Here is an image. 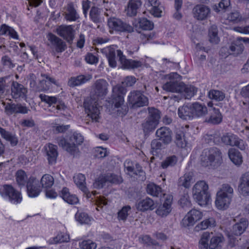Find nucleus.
<instances>
[{"mask_svg": "<svg viewBox=\"0 0 249 249\" xmlns=\"http://www.w3.org/2000/svg\"><path fill=\"white\" fill-rule=\"evenodd\" d=\"M208 189V184L203 180L197 181L193 188V197L201 206L208 205L211 199Z\"/></svg>", "mask_w": 249, "mask_h": 249, "instance_id": "obj_1", "label": "nucleus"}, {"mask_svg": "<svg viewBox=\"0 0 249 249\" xmlns=\"http://www.w3.org/2000/svg\"><path fill=\"white\" fill-rule=\"evenodd\" d=\"M212 232L205 231L201 235L198 243L199 249H215L218 247L224 240L222 235H213Z\"/></svg>", "mask_w": 249, "mask_h": 249, "instance_id": "obj_2", "label": "nucleus"}, {"mask_svg": "<svg viewBox=\"0 0 249 249\" xmlns=\"http://www.w3.org/2000/svg\"><path fill=\"white\" fill-rule=\"evenodd\" d=\"M57 141L60 146L71 154L74 155L78 152L76 145L81 144L83 142L84 138L80 134L74 133L70 137L69 142L63 137L57 138Z\"/></svg>", "mask_w": 249, "mask_h": 249, "instance_id": "obj_3", "label": "nucleus"}, {"mask_svg": "<svg viewBox=\"0 0 249 249\" xmlns=\"http://www.w3.org/2000/svg\"><path fill=\"white\" fill-rule=\"evenodd\" d=\"M0 195L14 204L20 203L22 197L21 193L15 189L11 185L5 184L0 187Z\"/></svg>", "mask_w": 249, "mask_h": 249, "instance_id": "obj_4", "label": "nucleus"}, {"mask_svg": "<svg viewBox=\"0 0 249 249\" xmlns=\"http://www.w3.org/2000/svg\"><path fill=\"white\" fill-rule=\"evenodd\" d=\"M127 102L131 108H137L147 106L149 101L148 98L141 91L133 90L128 96Z\"/></svg>", "mask_w": 249, "mask_h": 249, "instance_id": "obj_5", "label": "nucleus"}, {"mask_svg": "<svg viewBox=\"0 0 249 249\" xmlns=\"http://www.w3.org/2000/svg\"><path fill=\"white\" fill-rule=\"evenodd\" d=\"M249 226V222L246 218H241L239 221L232 226L231 233H228L227 236L229 243L231 247L233 246L236 241L234 236H240L246 230Z\"/></svg>", "mask_w": 249, "mask_h": 249, "instance_id": "obj_6", "label": "nucleus"}, {"mask_svg": "<svg viewBox=\"0 0 249 249\" xmlns=\"http://www.w3.org/2000/svg\"><path fill=\"white\" fill-rule=\"evenodd\" d=\"M107 26L111 34H113L114 32H132L133 30L131 25L114 17L108 19Z\"/></svg>", "mask_w": 249, "mask_h": 249, "instance_id": "obj_7", "label": "nucleus"}, {"mask_svg": "<svg viewBox=\"0 0 249 249\" xmlns=\"http://www.w3.org/2000/svg\"><path fill=\"white\" fill-rule=\"evenodd\" d=\"M173 200L172 195L164 194L162 200V202L156 210V213L161 217H166L172 211Z\"/></svg>", "mask_w": 249, "mask_h": 249, "instance_id": "obj_8", "label": "nucleus"}, {"mask_svg": "<svg viewBox=\"0 0 249 249\" xmlns=\"http://www.w3.org/2000/svg\"><path fill=\"white\" fill-rule=\"evenodd\" d=\"M221 140L224 144L231 146H235L241 150H244L247 147L246 143L233 134L226 133L221 137Z\"/></svg>", "mask_w": 249, "mask_h": 249, "instance_id": "obj_9", "label": "nucleus"}, {"mask_svg": "<svg viewBox=\"0 0 249 249\" xmlns=\"http://www.w3.org/2000/svg\"><path fill=\"white\" fill-rule=\"evenodd\" d=\"M41 101L52 107L57 110H65L67 106L64 102L56 96H50L44 94H40L39 96Z\"/></svg>", "mask_w": 249, "mask_h": 249, "instance_id": "obj_10", "label": "nucleus"}, {"mask_svg": "<svg viewBox=\"0 0 249 249\" xmlns=\"http://www.w3.org/2000/svg\"><path fill=\"white\" fill-rule=\"evenodd\" d=\"M126 92V89L120 85H116L112 89V102L115 107H121L124 103V96Z\"/></svg>", "mask_w": 249, "mask_h": 249, "instance_id": "obj_11", "label": "nucleus"}, {"mask_svg": "<svg viewBox=\"0 0 249 249\" xmlns=\"http://www.w3.org/2000/svg\"><path fill=\"white\" fill-rule=\"evenodd\" d=\"M123 181V179L120 176L112 174H107L106 176H100L94 182L93 187L99 189L102 188L105 183L109 182L113 183H120Z\"/></svg>", "mask_w": 249, "mask_h": 249, "instance_id": "obj_12", "label": "nucleus"}, {"mask_svg": "<svg viewBox=\"0 0 249 249\" xmlns=\"http://www.w3.org/2000/svg\"><path fill=\"white\" fill-rule=\"evenodd\" d=\"M194 18L198 20H203L208 18L211 15L210 8L205 5L197 4L193 9Z\"/></svg>", "mask_w": 249, "mask_h": 249, "instance_id": "obj_13", "label": "nucleus"}, {"mask_svg": "<svg viewBox=\"0 0 249 249\" xmlns=\"http://www.w3.org/2000/svg\"><path fill=\"white\" fill-rule=\"evenodd\" d=\"M203 213L196 209L190 210L182 220V225L184 227L192 226L201 219L203 217Z\"/></svg>", "mask_w": 249, "mask_h": 249, "instance_id": "obj_14", "label": "nucleus"}, {"mask_svg": "<svg viewBox=\"0 0 249 249\" xmlns=\"http://www.w3.org/2000/svg\"><path fill=\"white\" fill-rule=\"evenodd\" d=\"M27 192L29 196L35 197L38 196L41 191V187L38 183L36 177L31 176L26 185Z\"/></svg>", "mask_w": 249, "mask_h": 249, "instance_id": "obj_15", "label": "nucleus"}, {"mask_svg": "<svg viewBox=\"0 0 249 249\" xmlns=\"http://www.w3.org/2000/svg\"><path fill=\"white\" fill-rule=\"evenodd\" d=\"M56 33L68 42L72 41L74 36V30L71 25H62L56 29Z\"/></svg>", "mask_w": 249, "mask_h": 249, "instance_id": "obj_16", "label": "nucleus"}, {"mask_svg": "<svg viewBox=\"0 0 249 249\" xmlns=\"http://www.w3.org/2000/svg\"><path fill=\"white\" fill-rule=\"evenodd\" d=\"M167 76L171 80L163 85V89L167 91L178 92L180 88L179 86L181 82H178L176 80L179 76L178 74L177 73H172Z\"/></svg>", "mask_w": 249, "mask_h": 249, "instance_id": "obj_17", "label": "nucleus"}, {"mask_svg": "<svg viewBox=\"0 0 249 249\" xmlns=\"http://www.w3.org/2000/svg\"><path fill=\"white\" fill-rule=\"evenodd\" d=\"M74 183L84 193L88 198H91V196H95L97 194L96 191H92L91 193L89 192L87 187L85 185L86 184V178L83 174H78L73 177Z\"/></svg>", "mask_w": 249, "mask_h": 249, "instance_id": "obj_18", "label": "nucleus"}, {"mask_svg": "<svg viewBox=\"0 0 249 249\" xmlns=\"http://www.w3.org/2000/svg\"><path fill=\"white\" fill-rule=\"evenodd\" d=\"M136 208L138 211L144 212L153 210L156 208V205L152 199L146 197L138 200L136 203Z\"/></svg>", "mask_w": 249, "mask_h": 249, "instance_id": "obj_19", "label": "nucleus"}, {"mask_svg": "<svg viewBox=\"0 0 249 249\" xmlns=\"http://www.w3.org/2000/svg\"><path fill=\"white\" fill-rule=\"evenodd\" d=\"M11 95L14 98H26L27 89L17 81H13L11 85Z\"/></svg>", "mask_w": 249, "mask_h": 249, "instance_id": "obj_20", "label": "nucleus"}, {"mask_svg": "<svg viewBox=\"0 0 249 249\" xmlns=\"http://www.w3.org/2000/svg\"><path fill=\"white\" fill-rule=\"evenodd\" d=\"M85 108L86 112L87 113L88 116L90 118L92 121L98 122L100 119V110L97 107V103L96 102L93 104L91 102L89 104L88 102H85L84 103Z\"/></svg>", "mask_w": 249, "mask_h": 249, "instance_id": "obj_21", "label": "nucleus"}, {"mask_svg": "<svg viewBox=\"0 0 249 249\" xmlns=\"http://www.w3.org/2000/svg\"><path fill=\"white\" fill-rule=\"evenodd\" d=\"M142 3V0H128L124 9L126 15L130 17H135Z\"/></svg>", "mask_w": 249, "mask_h": 249, "instance_id": "obj_22", "label": "nucleus"}, {"mask_svg": "<svg viewBox=\"0 0 249 249\" xmlns=\"http://www.w3.org/2000/svg\"><path fill=\"white\" fill-rule=\"evenodd\" d=\"M108 83L104 79L97 80L94 85L95 95L99 97L106 96L108 92Z\"/></svg>", "mask_w": 249, "mask_h": 249, "instance_id": "obj_23", "label": "nucleus"}, {"mask_svg": "<svg viewBox=\"0 0 249 249\" xmlns=\"http://www.w3.org/2000/svg\"><path fill=\"white\" fill-rule=\"evenodd\" d=\"M156 135L165 144H169L172 141V132L167 127H161L159 128L156 131Z\"/></svg>", "mask_w": 249, "mask_h": 249, "instance_id": "obj_24", "label": "nucleus"}, {"mask_svg": "<svg viewBox=\"0 0 249 249\" xmlns=\"http://www.w3.org/2000/svg\"><path fill=\"white\" fill-rule=\"evenodd\" d=\"M3 104L5 106V112L8 115L18 113L25 114L28 112L27 108L20 105Z\"/></svg>", "mask_w": 249, "mask_h": 249, "instance_id": "obj_25", "label": "nucleus"}, {"mask_svg": "<svg viewBox=\"0 0 249 249\" xmlns=\"http://www.w3.org/2000/svg\"><path fill=\"white\" fill-rule=\"evenodd\" d=\"M231 198L228 197V196H223L216 194L215 200V205L219 210H225L228 209L232 201Z\"/></svg>", "mask_w": 249, "mask_h": 249, "instance_id": "obj_26", "label": "nucleus"}, {"mask_svg": "<svg viewBox=\"0 0 249 249\" xmlns=\"http://www.w3.org/2000/svg\"><path fill=\"white\" fill-rule=\"evenodd\" d=\"M238 189L243 195H249V172L245 173L240 178Z\"/></svg>", "mask_w": 249, "mask_h": 249, "instance_id": "obj_27", "label": "nucleus"}, {"mask_svg": "<svg viewBox=\"0 0 249 249\" xmlns=\"http://www.w3.org/2000/svg\"><path fill=\"white\" fill-rule=\"evenodd\" d=\"M210 116L206 119V122L213 124H217L221 123L223 117L219 109L213 107L209 109Z\"/></svg>", "mask_w": 249, "mask_h": 249, "instance_id": "obj_28", "label": "nucleus"}, {"mask_svg": "<svg viewBox=\"0 0 249 249\" xmlns=\"http://www.w3.org/2000/svg\"><path fill=\"white\" fill-rule=\"evenodd\" d=\"M45 147L49 164L55 163L58 156L56 145L52 143H48Z\"/></svg>", "mask_w": 249, "mask_h": 249, "instance_id": "obj_29", "label": "nucleus"}, {"mask_svg": "<svg viewBox=\"0 0 249 249\" xmlns=\"http://www.w3.org/2000/svg\"><path fill=\"white\" fill-rule=\"evenodd\" d=\"M193 117H202L208 113V109L205 105L197 102L191 105Z\"/></svg>", "mask_w": 249, "mask_h": 249, "instance_id": "obj_30", "label": "nucleus"}, {"mask_svg": "<svg viewBox=\"0 0 249 249\" xmlns=\"http://www.w3.org/2000/svg\"><path fill=\"white\" fill-rule=\"evenodd\" d=\"M133 25L136 28L143 30H151L154 26L151 21L144 18L135 19Z\"/></svg>", "mask_w": 249, "mask_h": 249, "instance_id": "obj_31", "label": "nucleus"}, {"mask_svg": "<svg viewBox=\"0 0 249 249\" xmlns=\"http://www.w3.org/2000/svg\"><path fill=\"white\" fill-rule=\"evenodd\" d=\"M42 79L39 83L40 90L44 91L50 89L52 84L58 86V83L54 78L46 75H41Z\"/></svg>", "mask_w": 249, "mask_h": 249, "instance_id": "obj_32", "label": "nucleus"}, {"mask_svg": "<svg viewBox=\"0 0 249 249\" xmlns=\"http://www.w3.org/2000/svg\"><path fill=\"white\" fill-rule=\"evenodd\" d=\"M180 90L178 92L183 93L186 99H189L196 93V89L192 85H186L183 83H180Z\"/></svg>", "mask_w": 249, "mask_h": 249, "instance_id": "obj_33", "label": "nucleus"}, {"mask_svg": "<svg viewBox=\"0 0 249 249\" xmlns=\"http://www.w3.org/2000/svg\"><path fill=\"white\" fill-rule=\"evenodd\" d=\"M61 196L65 201L70 204H75L79 201L76 196L71 194L67 188H63L61 191Z\"/></svg>", "mask_w": 249, "mask_h": 249, "instance_id": "obj_34", "label": "nucleus"}, {"mask_svg": "<svg viewBox=\"0 0 249 249\" xmlns=\"http://www.w3.org/2000/svg\"><path fill=\"white\" fill-rule=\"evenodd\" d=\"M216 223L213 217H209L199 223L195 227L197 231L205 230L209 228H213L216 226Z\"/></svg>", "mask_w": 249, "mask_h": 249, "instance_id": "obj_35", "label": "nucleus"}, {"mask_svg": "<svg viewBox=\"0 0 249 249\" xmlns=\"http://www.w3.org/2000/svg\"><path fill=\"white\" fill-rule=\"evenodd\" d=\"M91 78L92 76L90 75H88L87 76L81 75L76 77H71L68 81V85L72 87L79 86L89 80Z\"/></svg>", "mask_w": 249, "mask_h": 249, "instance_id": "obj_36", "label": "nucleus"}, {"mask_svg": "<svg viewBox=\"0 0 249 249\" xmlns=\"http://www.w3.org/2000/svg\"><path fill=\"white\" fill-rule=\"evenodd\" d=\"M103 51L106 54L109 65L112 68L116 67L117 66V62L115 60V49L112 47L109 46L104 49Z\"/></svg>", "mask_w": 249, "mask_h": 249, "instance_id": "obj_37", "label": "nucleus"}, {"mask_svg": "<svg viewBox=\"0 0 249 249\" xmlns=\"http://www.w3.org/2000/svg\"><path fill=\"white\" fill-rule=\"evenodd\" d=\"M194 181L193 174L189 172L185 173L179 178L178 184L179 186H183L185 188H189Z\"/></svg>", "mask_w": 249, "mask_h": 249, "instance_id": "obj_38", "label": "nucleus"}, {"mask_svg": "<svg viewBox=\"0 0 249 249\" xmlns=\"http://www.w3.org/2000/svg\"><path fill=\"white\" fill-rule=\"evenodd\" d=\"M210 154H212V163L213 166H215L220 164L222 161V157L221 152L220 150L216 148L213 147L210 148Z\"/></svg>", "mask_w": 249, "mask_h": 249, "instance_id": "obj_39", "label": "nucleus"}, {"mask_svg": "<svg viewBox=\"0 0 249 249\" xmlns=\"http://www.w3.org/2000/svg\"><path fill=\"white\" fill-rule=\"evenodd\" d=\"M229 157L231 161L236 165H240L243 162L242 156L238 151L231 148L228 152Z\"/></svg>", "mask_w": 249, "mask_h": 249, "instance_id": "obj_40", "label": "nucleus"}, {"mask_svg": "<svg viewBox=\"0 0 249 249\" xmlns=\"http://www.w3.org/2000/svg\"><path fill=\"white\" fill-rule=\"evenodd\" d=\"M210 149H204L200 155V164L204 167L212 166V154H210Z\"/></svg>", "mask_w": 249, "mask_h": 249, "instance_id": "obj_41", "label": "nucleus"}, {"mask_svg": "<svg viewBox=\"0 0 249 249\" xmlns=\"http://www.w3.org/2000/svg\"><path fill=\"white\" fill-rule=\"evenodd\" d=\"M15 177L16 182L20 187H22L27 184L29 178L24 171L19 170L17 171Z\"/></svg>", "mask_w": 249, "mask_h": 249, "instance_id": "obj_42", "label": "nucleus"}, {"mask_svg": "<svg viewBox=\"0 0 249 249\" xmlns=\"http://www.w3.org/2000/svg\"><path fill=\"white\" fill-rule=\"evenodd\" d=\"M178 114L180 118L184 120L193 117L191 105H185L179 107Z\"/></svg>", "mask_w": 249, "mask_h": 249, "instance_id": "obj_43", "label": "nucleus"}, {"mask_svg": "<svg viewBox=\"0 0 249 249\" xmlns=\"http://www.w3.org/2000/svg\"><path fill=\"white\" fill-rule=\"evenodd\" d=\"M242 19V17L240 13L236 11L231 12L226 18L222 19L223 22L225 24H228L230 22L238 23Z\"/></svg>", "mask_w": 249, "mask_h": 249, "instance_id": "obj_44", "label": "nucleus"}, {"mask_svg": "<svg viewBox=\"0 0 249 249\" xmlns=\"http://www.w3.org/2000/svg\"><path fill=\"white\" fill-rule=\"evenodd\" d=\"M0 35H8L14 39H18V34L15 30L5 24L0 27Z\"/></svg>", "mask_w": 249, "mask_h": 249, "instance_id": "obj_45", "label": "nucleus"}, {"mask_svg": "<svg viewBox=\"0 0 249 249\" xmlns=\"http://www.w3.org/2000/svg\"><path fill=\"white\" fill-rule=\"evenodd\" d=\"M233 189L228 184H223L217 191L216 194L223 196H228V197L232 198L233 196Z\"/></svg>", "mask_w": 249, "mask_h": 249, "instance_id": "obj_46", "label": "nucleus"}, {"mask_svg": "<svg viewBox=\"0 0 249 249\" xmlns=\"http://www.w3.org/2000/svg\"><path fill=\"white\" fill-rule=\"evenodd\" d=\"M209 36L210 41L214 44H217L220 41L218 36V29L216 26H211L209 30Z\"/></svg>", "mask_w": 249, "mask_h": 249, "instance_id": "obj_47", "label": "nucleus"}, {"mask_svg": "<svg viewBox=\"0 0 249 249\" xmlns=\"http://www.w3.org/2000/svg\"><path fill=\"white\" fill-rule=\"evenodd\" d=\"M40 183L42 188H50L54 184L53 177L48 174H44L40 179Z\"/></svg>", "mask_w": 249, "mask_h": 249, "instance_id": "obj_48", "label": "nucleus"}, {"mask_svg": "<svg viewBox=\"0 0 249 249\" xmlns=\"http://www.w3.org/2000/svg\"><path fill=\"white\" fill-rule=\"evenodd\" d=\"M65 18L67 20L71 21H75L79 18V16L72 4H70L68 5L67 13L66 14Z\"/></svg>", "mask_w": 249, "mask_h": 249, "instance_id": "obj_49", "label": "nucleus"}, {"mask_svg": "<svg viewBox=\"0 0 249 249\" xmlns=\"http://www.w3.org/2000/svg\"><path fill=\"white\" fill-rule=\"evenodd\" d=\"M146 192L148 194L153 196L158 197L161 193V188L159 186L151 183L147 185Z\"/></svg>", "mask_w": 249, "mask_h": 249, "instance_id": "obj_50", "label": "nucleus"}, {"mask_svg": "<svg viewBox=\"0 0 249 249\" xmlns=\"http://www.w3.org/2000/svg\"><path fill=\"white\" fill-rule=\"evenodd\" d=\"M0 134L5 139L9 141L12 145L15 146L17 145L18 142V139L1 127H0Z\"/></svg>", "mask_w": 249, "mask_h": 249, "instance_id": "obj_51", "label": "nucleus"}, {"mask_svg": "<svg viewBox=\"0 0 249 249\" xmlns=\"http://www.w3.org/2000/svg\"><path fill=\"white\" fill-rule=\"evenodd\" d=\"M178 161V158L175 155L169 156L163 160L161 166L163 169L167 168L169 167H172L175 165Z\"/></svg>", "mask_w": 249, "mask_h": 249, "instance_id": "obj_52", "label": "nucleus"}, {"mask_svg": "<svg viewBox=\"0 0 249 249\" xmlns=\"http://www.w3.org/2000/svg\"><path fill=\"white\" fill-rule=\"evenodd\" d=\"M149 115L147 118L152 120L153 121L156 122L159 124V120L160 118V111L154 107H148Z\"/></svg>", "mask_w": 249, "mask_h": 249, "instance_id": "obj_53", "label": "nucleus"}, {"mask_svg": "<svg viewBox=\"0 0 249 249\" xmlns=\"http://www.w3.org/2000/svg\"><path fill=\"white\" fill-rule=\"evenodd\" d=\"M123 66L125 69H135L142 66V62L139 61L134 60L132 59H125L122 60Z\"/></svg>", "mask_w": 249, "mask_h": 249, "instance_id": "obj_54", "label": "nucleus"}, {"mask_svg": "<svg viewBox=\"0 0 249 249\" xmlns=\"http://www.w3.org/2000/svg\"><path fill=\"white\" fill-rule=\"evenodd\" d=\"M209 97L216 101H222L225 98V94L223 92L215 89L211 90L208 93Z\"/></svg>", "mask_w": 249, "mask_h": 249, "instance_id": "obj_55", "label": "nucleus"}, {"mask_svg": "<svg viewBox=\"0 0 249 249\" xmlns=\"http://www.w3.org/2000/svg\"><path fill=\"white\" fill-rule=\"evenodd\" d=\"M70 240L69 235L65 233H59L51 239V242L53 244H57L62 242H67Z\"/></svg>", "mask_w": 249, "mask_h": 249, "instance_id": "obj_56", "label": "nucleus"}, {"mask_svg": "<svg viewBox=\"0 0 249 249\" xmlns=\"http://www.w3.org/2000/svg\"><path fill=\"white\" fill-rule=\"evenodd\" d=\"M100 9L96 6H92L89 12L90 18L93 22L98 23L100 21Z\"/></svg>", "mask_w": 249, "mask_h": 249, "instance_id": "obj_57", "label": "nucleus"}, {"mask_svg": "<svg viewBox=\"0 0 249 249\" xmlns=\"http://www.w3.org/2000/svg\"><path fill=\"white\" fill-rule=\"evenodd\" d=\"M75 218L81 224H89L93 219L85 213H77Z\"/></svg>", "mask_w": 249, "mask_h": 249, "instance_id": "obj_58", "label": "nucleus"}, {"mask_svg": "<svg viewBox=\"0 0 249 249\" xmlns=\"http://www.w3.org/2000/svg\"><path fill=\"white\" fill-rule=\"evenodd\" d=\"M158 124L148 118L142 124L143 130L144 132L147 133L154 130Z\"/></svg>", "mask_w": 249, "mask_h": 249, "instance_id": "obj_59", "label": "nucleus"}, {"mask_svg": "<svg viewBox=\"0 0 249 249\" xmlns=\"http://www.w3.org/2000/svg\"><path fill=\"white\" fill-rule=\"evenodd\" d=\"M149 2L152 7L150 9L151 14L156 17H161L162 10L158 6L157 0H149Z\"/></svg>", "mask_w": 249, "mask_h": 249, "instance_id": "obj_60", "label": "nucleus"}, {"mask_svg": "<svg viewBox=\"0 0 249 249\" xmlns=\"http://www.w3.org/2000/svg\"><path fill=\"white\" fill-rule=\"evenodd\" d=\"M81 249H96L97 244L90 239L85 240L79 243Z\"/></svg>", "mask_w": 249, "mask_h": 249, "instance_id": "obj_61", "label": "nucleus"}, {"mask_svg": "<svg viewBox=\"0 0 249 249\" xmlns=\"http://www.w3.org/2000/svg\"><path fill=\"white\" fill-rule=\"evenodd\" d=\"M131 210L130 206H124L121 210L118 212V219L119 220L125 221L128 215V212Z\"/></svg>", "mask_w": 249, "mask_h": 249, "instance_id": "obj_62", "label": "nucleus"}, {"mask_svg": "<svg viewBox=\"0 0 249 249\" xmlns=\"http://www.w3.org/2000/svg\"><path fill=\"white\" fill-rule=\"evenodd\" d=\"M175 142L178 147L184 148L187 145V142L184 139L183 133H178L176 135Z\"/></svg>", "mask_w": 249, "mask_h": 249, "instance_id": "obj_63", "label": "nucleus"}, {"mask_svg": "<svg viewBox=\"0 0 249 249\" xmlns=\"http://www.w3.org/2000/svg\"><path fill=\"white\" fill-rule=\"evenodd\" d=\"M1 62L3 68L5 69H11L15 66L11 58L7 55L2 57Z\"/></svg>", "mask_w": 249, "mask_h": 249, "instance_id": "obj_64", "label": "nucleus"}]
</instances>
